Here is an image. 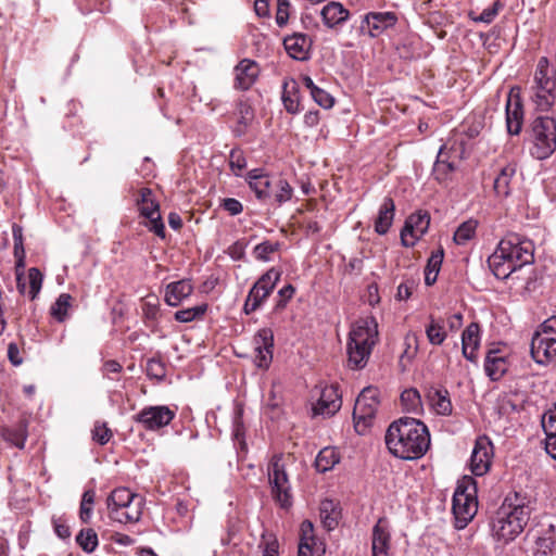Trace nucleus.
Here are the masks:
<instances>
[{
  "instance_id": "nucleus-63",
  "label": "nucleus",
  "mask_w": 556,
  "mask_h": 556,
  "mask_svg": "<svg viewBox=\"0 0 556 556\" xmlns=\"http://www.w3.org/2000/svg\"><path fill=\"white\" fill-rule=\"evenodd\" d=\"M13 254L16 260V267L24 268L25 267V249L23 243L14 244Z\"/></svg>"
},
{
  "instance_id": "nucleus-60",
  "label": "nucleus",
  "mask_w": 556,
  "mask_h": 556,
  "mask_svg": "<svg viewBox=\"0 0 556 556\" xmlns=\"http://www.w3.org/2000/svg\"><path fill=\"white\" fill-rule=\"evenodd\" d=\"M443 260V252L433 253L428 260L426 269L433 271L435 275L439 274Z\"/></svg>"
},
{
  "instance_id": "nucleus-9",
  "label": "nucleus",
  "mask_w": 556,
  "mask_h": 556,
  "mask_svg": "<svg viewBox=\"0 0 556 556\" xmlns=\"http://www.w3.org/2000/svg\"><path fill=\"white\" fill-rule=\"evenodd\" d=\"M280 276L281 271L273 267L258 278L250 289L243 305V311L247 315H250L261 307L275 289Z\"/></svg>"
},
{
  "instance_id": "nucleus-61",
  "label": "nucleus",
  "mask_w": 556,
  "mask_h": 556,
  "mask_svg": "<svg viewBox=\"0 0 556 556\" xmlns=\"http://www.w3.org/2000/svg\"><path fill=\"white\" fill-rule=\"evenodd\" d=\"M228 254L232 260H243L245 255V245L237 241L228 248Z\"/></svg>"
},
{
  "instance_id": "nucleus-51",
  "label": "nucleus",
  "mask_w": 556,
  "mask_h": 556,
  "mask_svg": "<svg viewBox=\"0 0 556 556\" xmlns=\"http://www.w3.org/2000/svg\"><path fill=\"white\" fill-rule=\"evenodd\" d=\"M229 165L236 176H240L241 172L247 167V160L240 151L232 150L230 152Z\"/></svg>"
},
{
  "instance_id": "nucleus-44",
  "label": "nucleus",
  "mask_w": 556,
  "mask_h": 556,
  "mask_svg": "<svg viewBox=\"0 0 556 556\" xmlns=\"http://www.w3.org/2000/svg\"><path fill=\"white\" fill-rule=\"evenodd\" d=\"M94 497H96V493L93 490H87L83 494L81 502H80L79 517L84 523H88L91 518Z\"/></svg>"
},
{
  "instance_id": "nucleus-42",
  "label": "nucleus",
  "mask_w": 556,
  "mask_h": 556,
  "mask_svg": "<svg viewBox=\"0 0 556 556\" xmlns=\"http://www.w3.org/2000/svg\"><path fill=\"white\" fill-rule=\"evenodd\" d=\"M77 544L87 553H91L98 546V535L93 529H83L76 536Z\"/></svg>"
},
{
  "instance_id": "nucleus-53",
  "label": "nucleus",
  "mask_w": 556,
  "mask_h": 556,
  "mask_svg": "<svg viewBox=\"0 0 556 556\" xmlns=\"http://www.w3.org/2000/svg\"><path fill=\"white\" fill-rule=\"evenodd\" d=\"M542 427L545 434L556 433V403L553 408L544 414L542 419Z\"/></svg>"
},
{
  "instance_id": "nucleus-34",
  "label": "nucleus",
  "mask_w": 556,
  "mask_h": 556,
  "mask_svg": "<svg viewBox=\"0 0 556 556\" xmlns=\"http://www.w3.org/2000/svg\"><path fill=\"white\" fill-rule=\"evenodd\" d=\"M282 102L286 111L295 114L300 110L299 87L294 80L283 84Z\"/></svg>"
},
{
  "instance_id": "nucleus-35",
  "label": "nucleus",
  "mask_w": 556,
  "mask_h": 556,
  "mask_svg": "<svg viewBox=\"0 0 556 556\" xmlns=\"http://www.w3.org/2000/svg\"><path fill=\"white\" fill-rule=\"evenodd\" d=\"M340 462V454L334 447H324L315 459V467L319 472L331 470Z\"/></svg>"
},
{
  "instance_id": "nucleus-19",
  "label": "nucleus",
  "mask_w": 556,
  "mask_h": 556,
  "mask_svg": "<svg viewBox=\"0 0 556 556\" xmlns=\"http://www.w3.org/2000/svg\"><path fill=\"white\" fill-rule=\"evenodd\" d=\"M235 88L240 90L250 89L260 75L258 64L250 59L241 60L235 66Z\"/></svg>"
},
{
  "instance_id": "nucleus-15",
  "label": "nucleus",
  "mask_w": 556,
  "mask_h": 556,
  "mask_svg": "<svg viewBox=\"0 0 556 556\" xmlns=\"http://www.w3.org/2000/svg\"><path fill=\"white\" fill-rule=\"evenodd\" d=\"M254 363L258 368L266 369L273 359L274 333L269 328L258 330L254 338Z\"/></svg>"
},
{
  "instance_id": "nucleus-36",
  "label": "nucleus",
  "mask_w": 556,
  "mask_h": 556,
  "mask_svg": "<svg viewBox=\"0 0 556 556\" xmlns=\"http://www.w3.org/2000/svg\"><path fill=\"white\" fill-rule=\"evenodd\" d=\"M1 435L4 441L22 450L27 439V426L25 422H20L11 428H2Z\"/></svg>"
},
{
  "instance_id": "nucleus-39",
  "label": "nucleus",
  "mask_w": 556,
  "mask_h": 556,
  "mask_svg": "<svg viewBox=\"0 0 556 556\" xmlns=\"http://www.w3.org/2000/svg\"><path fill=\"white\" fill-rule=\"evenodd\" d=\"M455 169L454 162L450 161L444 147H441L437 162L433 167V175L437 180H444L446 176Z\"/></svg>"
},
{
  "instance_id": "nucleus-2",
  "label": "nucleus",
  "mask_w": 556,
  "mask_h": 556,
  "mask_svg": "<svg viewBox=\"0 0 556 556\" xmlns=\"http://www.w3.org/2000/svg\"><path fill=\"white\" fill-rule=\"evenodd\" d=\"M535 509L533 498L517 492L507 495L492 519L493 535L504 542L515 540L523 532Z\"/></svg>"
},
{
  "instance_id": "nucleus-48",
  "label": "nucleus",
  "mask_w": 556,
  "mask_h": 556,
  "mask_svg": "<svg viewBox=\"0 0 556 556\" xmlns=\"http://www.w3.org/2000/svg\"><path fill=\"white\" fill-rule=\"evenodd\" d=\"M28 280L30 299L34 300L41 289L42 274L38 268L31 267L28 269Z\"/></svg>"
},
{
  "instance_id": "nucleus-13",
  "label": "nucleus",
  "mask_w": 556,
  "mask_h": 556,
  "mask_svg": "<svg viewBox=\"0 0 556 556\" xmlns=\"http://www.w3.org/2000/svg\"><path fill=\"white\" fill-rule=\"evenodd\" d=\"M430 225V215L425 211H418L409 215L401 231V242L404 247H414L427 232Z\"/></svg>"
},
{
  "instance_id": "nucleus-23",
  "label": "nucleus",
  "mask_w": 556,
  "mask_h": 556,
  "mask_svg": "<svg viewBox=\"0 0 556 556\" xmlns=\"http://www.w3.org/2000/svg\"><path fill=\"white\" fill-rule=\"evenodd\" d=\"M530 352L535 363L546 365L556 359V340L532 337Z\"/></svg>"
},
{
  "instance_id": "nucleus-52",
  "label": "nucleus",
  "mask_w": 556,
  "mask_h": 556,
  "mask_svg": "<svg viewBox=\"0 0 556 556\" xmlns=\"http://www.w3.org/2000/svg\"><path fill=\"white\" fill-rule=\"evenodd\" d=\"M311 96L313 100L324 109H330L334 103V99L331 94L319 87H317Z\"/></svg>"
},
{
  "instance_id": "nucleus-6",
  "label": "nucleus",
  "mask_w": 556,
  "mask_h": 556,
  "mask_svg": "<svg viewBox=\"0 0 556 556\" xmlns=\"http://www.w3.org/2000/svg\"><path fill=\"white\" fill-rule=\"evenodd\" d=\"M267 476L270 485V494L274 501L279 504L281 508L287 509L291 507L293 503L291 485L281 454H276L271 457L267 467Z\"/></svg>"
},
{
  "instance_id": "nucleus-32",
  "label": "nucleus",
  "mask_w": 556,
  "mask_h": 556,
  "mask_svg": "<svg viewBox=\"0 0 556 556\" xmlns=\"http://www.w3.org/2000/svg\"><path fill=\"white\" fill-rule=\"evenodd\" d=\"M425 332L429 343L432 345H441L447 337L444 320L442 318H434L432 315L429 316V323L425 328Z\"/></svg>"
},
{
  "instance_id": "nucleus-58",
  "label": "nucleus",
  "mask_w": 556,
  "mask_h": 556,
  "mask_svg": "<svg viewBox=\"0 0 556 556\" xmlns=\"http://www.w3.org/2000/svg\"><path fill=\"white\" fill-rule=\"evenodd\" d=\"M52 523L54 527V532L60 539L64 540L71 536L70 527L61 518H53Z\"/></svg>"
},
{
  "instance_id": "nucleus-31",
  "label": "nucleus",
  "mask_w": 556,
  "mask_h": 556,
  "mask_svg": "<svg viewBox=\"0 0 556 556\" xmlns=\"http://www.w3.org/2000/svg\"><path fill=\"white\" fill-rule=\"evenodd\" d=\"M320 15L324 24L332 28L348 20L349 11L340 2L331 1L323 8Z\"/></svg>"
},
{
  "instance_id": "nucleus-16",
  "label": "nucleus",
  "mask_w": 556,
  "mask_h": 556,
  "mask_svg": "<svg viewBox=\"0 0 556 556\" xmlns=\"http://www.w3.org/2000/svg\"><path fill=\"white\" fill-rule=\"evenodd\" d=\"M245 179L258 200L268 201L271 199L278 177L270 176L261 168H255L248 173Z\"/></svg>"
},
{
  "instance_id": "nucleus-12",
  "label": "nucleus",
  "mask_w": 556,
  "mask_h": 556,
  "mask_svg": "<svg viewBox=\"0 0 556 556\" xmlns=\"http://www.w3.org/2000/svg\"><path fill=\"white\" fill-rule=\"evenodd\" d=\"M175 418V412L168 406H148L141 409L134 420L146 430H159L167 426Z\"/></svg>"
},
{
  "instance_id": "nucleus-49",
  "label": "nucleus",
  "mask_w": 556,
  "mask_h": 556,
  "mask_svg": "<svg viewBox=\"0 0 556 556\" xmlns=\"http://www.w3.org/2000/svg\"><path fill=\"white\" fill-rule=\"evenodd\" d=\"M295 293V288L292 285H287L278 291V300L274 309L276 312L282 311L287 303L292 299Z\"/></svg>"
},
{
  "instance_id": "nucleus-47",
  "label": "nucleus",
  "mask_w": 556,
  "mask_h": 556,
  "mask_svg": "<svg viewBox=\"0 0 556 556\" xmlns=\"http://www.w3.org/2000/svg\"><path fill=\"white\" fill-rule=\"evenodd\" d=\"M555 340L556 341V316H552L544 320L539 330H536L533 334L535 338H543Z\"/></svg>"
},
{
  "instance_id": "nucleus-3",
  "label": "nucleus",
  "mask_w": 556,
  "mask_h": 556,
  "mask_svg": "<svg viewBox=\"0 0 556 556\" xmlns=\"http://www.w3.org/2000/svg\"><path fill=\"white\" fill-rule=\"evenodd\" d=\"M534 260L533 242L518 233H507L488 258V264L497 279L505 280L514 271Z\"/></svg>"
},
{
  "instance_id": "nucleus-21",
  "label": "nucleus",
  "mask_w": 556,
  "mask_h": 556,
  "mask_svg": "<svg viewBox=\"0 0 556 556\" xmlns=\"http://www.w3.org/2000/svg\"><path fill=\"white\" fill-rule=\"evenodd\" d=\"M396 21L397 17L393 12H370L362 23V30L365 29L366 24L370 37H378L386 29L394 26Z\"/></svg>"
},
{
  "instance_id": "nucleus-27",
  "label": "nucleus",
  "mask_w": 556,
  "mask_h": 556,
  "mask_svg": "<svg viewBox=\"0 0 556 556\" xmlns=\"http://www.w3.org/2000/svg\"><path fill=\"white\" fill-rule=\"evenodd\" d=\"M508 369L507 359L497 350H490L484 362V370L492 381L500 380Z\"/></svg>"
},
{
  "instance_id": "nucleus-22",
  "label": "nucleus",
  "mask_w": 556,
  "mask_h": 556,
  "mask_svg": "<svg viewBox=\"0 0 556 556\" xmlns=\"http://www.w3.org/2000/svg\"><path fill=\"white\" fill-rule=\"evenodd\" d=\"M283 46L292 59L305 61L309 58L312 39L304 34L295 33L285 38Z\"/></svg>"
},
{
  "instance_id": "nucleus-55",
  "label": "nucleus",
  "mask_w": 556,
  "mask_h": 556,
  "mask_svg": "<svg viewBox=\"0 0 556 556\" xmlns=\"http://www.w3.org/2000/svg\"><path fill=\"white\" fill-rule=\"evenodd\" d=\"M220 206L232 216L239 215L243 211L241 202L235 198L224 199Z\"/></svg>"
},
{
  "instance_id": "nucleus-54",
  "label": "nucleus",
  "mask_w": 556,
  "mask_h": 556,
  "mask_svg": "<svg viewBox=\"0 0 556 556\" xmlns=\"http://www.w3.org/2000/svg\"><path fill=\"white\" fill-rule=\"evenodd\" d=\"M289 0H278L277 1V13H276V23L278 26H285L289 20Z\"/></svg>"
},
{
  "instance_id": "nucleus-38",
  "label": "nucleus",
  "mask_w": 556,
  "mask_h": 556,
  "mask_svg": "<svg viewBox=\"0 0 556 556\" xmlns=\"http://www.w3.org/2000/svg\"><path fill=\"white\" fill-rule=\"evenodd\" d=\"M401 402L406 412L418 414L422 410L421 396L415 388L404 390L401 394Z\"/></svg>"
},
{
  "instance_id": "nucleus-50",
  "label": "nucleus",
  "mask_w": 556,
  "mask_h": 556,
  "mask_svg": "<svg viewBox=\"0 0 556 556\" xmlns=\"http://www.w3.org/2000/svg\"><path fill=\"white\" fill-rule=\"evenodd\" d=\"M112 438V431L105 424L96 422L92 430V439L101 445L106 444Z\"/></svg>"
},
{
  "instance_id": "nucleus-41",
  "label": "nucleus",
  "mask_w": 556,
  "mask_h": 556,
  "mask_svg": "<svg viewBox=\"0 0 556 556\" xmlns=\"http://www.w3.org/2000/svg\"><path fill=\"white\" fill-rule=\"evenodd\" d=\"M280 248L279 242L264 241L253 249V256L261 262L271 261V255Z\"/></svg>"
},
{
  "instance_id": "nucleus-59",
  "label": "nucleus",
  "mask_w": 556,
  "mask_h": 556,
  "mask_svg": "<svg viewBox=\"0 0 556 556\" xmlns=\"http://www.w3.org/2000/svg\"><path fill=\"white\" fill-rule=\"evenodd\" d=\"M414 286H415L414 281L402 282L397 287L396 299L400 300V301L407 300L412 295V291L414 289Z\"/></svg>"
},
{
  "instance_id": "nucleus-40",
  "label": "nucleus",
  "mask_w": 556,
  "mask_h": 556,
  "mask_svg": "<svg viewBox=\"0 0 556 556\" xmlns=\"http://www.w3.org/2000/svg\"><path fill=\"white\" fill-rule=\"evenodd\" d=\"M478 223L473 219H468L462 223L454 233V241L459 245L466 244L470 239L473 238Z\"/></svg>"
},
{
  "instance_id": "nucleus-8",
  "label": "nucleus",
  "mask_w": 556,
  "mask_h": 556,
  "mask_svg": "<svg viewBox=\"0 0 556 556\" xmlns=\"http://www.w3.org/2000/svg\"><path fill=\"white\" fill-rule=\"evenodd\" d=\"M532 155L538 160L547 159L556 149V121L548 116L536 117L532 124Z\"/></svg>"
},
{
  "instance_id": "nucleus-20",
  "label": "nucleus",
  "mask_w": 556,
  "mask_h": 556,
  "mask_svg": "<svg viewBox=\"0 0 556 556\" xmlns=\"http://www.w3.org/2000/svg\"><path fill=\"white\" fill-rule=\"evenodd\" d=\"M523 124V108L518 93L511 90L506 102V127L509 135H519Z\"/></svg>"
},
{
  "instance_id": "nucleus-30",
  "label": "nucleus",
  "mask_w": 556,
  "mask_h": 556,
  "mask_svg": "<svg viewBox=\"0 0 556 556\" xmlns=\"http://www.w3.org/2000/svg\"><path fill=\"white\" fill-rule=\"evenodd\" d=\"M516 164L509 163L504 166L494 179V191L498 197H507L513 190V182L516 176Z\"/></svg>"
},
{
  "instance_id": "nucleus-64",
  "label": "nucleus",
  "mask_w": 556,
  "mask_h": 556,
  "mask_svg": "<svg viewBox=\"0 0 556 556\" xmlns=\"http://www.w3.org/2000/svg\"><path fill=\"white\" fill-rule=\"evenodd\" d=\"M545 451L553 459L556 460V433L546 434Z\"/></svg>"
},
{
  "instance_id": "nucleus-1",
  "label": "nucleus",
  "mask_w": 556,
  "mask_h": 556,
  "mask_svg": "<svg viewBox=\"0 0 556 556\" xmlns=\"http://www.w3.org/2000/svg\"><path fill=\"white\" fill-rule=\"evenodd\" d=\"M386 445L389 452L400 459H419L430 447V433L422 421L402 417L389 426Z\"/></svg>"
},
{
  "instance_id": "nucleus-33",
  "label": "nucleus",
  "mask_w": 556,
  "mask_h": 556,
  "mask_svg": "<svg viewBox=\"0 0 556 556\" xmlns=\"http://www.w3.org/2000/svg\"><path fill=\"white\" fill-rule=\"evenodd\" d=\"M340 516V509L332 500H324L321 502L320 518L327 530H333L338 526Z\"/></svg>"
},
{
  "instance_id": "nucleus-45",
  "label": "nucleus",
  "mask_w": 556,
  "mask_h": 556,
  "mask_svg": "<svg viewBox=\"0 0 556 556\" xmlns=\"http://www.w3.org/2000/svg\"><path fill=\"white\" fill-rule=\"evenodd\" d=\"M206 309V304L198 305L186 309H180L175 313V319L179 323H190L194 320L197 317L204 315Z\"/></svg>"
},
{
  "instance_id": "nucleus-24",
  "label": "nucleus",
  "mask_w": 556,
  "mask_h": 556,
  "mask_svg": "<svg viewBox=\"0 0 556 556\" xmlns=\"http://www.w3.org/2000/svg\"><path fill=\"white\" fill-rule=\"evenodd\" d=\"M480 346V326L477 323L469 324L462 334L463 356L471 363L477 362V351Z\"/></svg>"
},
{
  "instance_id": "nucleus-28",
  "label": "nucleus",
  "mask_w": 556,
  "mask_h": 556,
  "mask_svg": "<svg viewBox=\"0 0 556 556\" xmlns=\"http://www.w3.org/2000/svg\"><path fill=\"white\" fill-rule=\"evenodd\" d=\"M235 115L237 117V124L233 128L236 136H243L254 119V110L252 104L245 100L240 99L237 102Z\"/></svg>"
},
{
  "instance_id": "nucleus-11",
  "label": "nucleus",
  "mask_w": 556,
  "mask_h": 556,
  "mask_svg": "<svg viewBox=\"0 0 556 556\" xmlns=\"http://www.w3.org/2000/svg\"><path fill=\"white\" fill-rule=\"evenodd\" d=\"M137 205L140 215L149 220V224L146 225L149 230L154 232L157 237L164 238L165 226L160 213V205L153 198L151 189H140L139 198L137 199Z\"/></svg>"
},
{
  "instance_id": "nucleus-46",
  "label": "nucleus",
  "mask_w": 556,
  "mask_h": 556,
  "mask_svg": "<svg viewBox=\"0 0 556 556\" xmlns=\"http://www.w3.org/2000/svg\"><path fill=\"white\" fill-rule=\"evenodd\" d=\"M146 371L149 378L157 381L163 380L166 376L165 364L156 357L148 359Z\"/></svg>"
},
{
  "instance_id": "nucleus-25",
  "label": "nucleus",
  "mask_w": 556,
  "mask_h": 556,
  "mask_svg": "<svg viewBox=\"0 0 556 556\" xmlns=\"http://www.w3.org/2000/svg\"><path fill=\"white\" fill-rule=\"evenodd\" d=\"M193 286L189 279H181L166 286L165 302L173 307L178 306L185 299L191 295Z\"/></svg>"
},
{
  "instance_id": "nucleus-43",
  "label": "nucleus",
  "mask_w": 556,
  "mask_h": 556,
  "mask_svg": "<svg viewBox=\"0 0 556 556\" xmlns=\"http://www.w3.org/2000/svg\"><path fill=\"white\" fill-rule=\"evenodd\" d=\"M292 194L293 189L290 186V184L287 180L278 177L273 189L271 199H274L277 203L281 204L291 200Z\"/></svg>"
},
{
  "instance_id": "nucleus-26",
  "label": "nucleus",
  "mask_w": 556,
  "mask_h": 556,
  "mask_svg": "<svg viewBox=\"0 0 556 556\" xmlns=\"http://www.w3.org/2000/svg\"><path fill=\"white\" fill-rule=\"evenodd\" d=\"M426 399L438 415L448 416L452 414L453 405L446 389L430 388L426 393Z\"/></svg>"
},
{
  "instance_id": "nucleus-17",
  "label": "nucleus",
  "mask_w": 556,
  "mask_h": 556,
  "mask_svg": "<svg viewBox=\"0 0 556 556\" xmlns=\"http://www.w3.org/2000/svg\"><path fill=\"white\" fill-rule=\"evenodd\" d=\"M391 532L386 518H379L371 532L372 556H390Z\"/></svg>"
},
{
  "instance_id": "nucleus-4",
  "label": "nucleus",
  "mask_w": 556,
  "mask_h": 556,
  "mask_svg": "<svg viewBox=\"0 0 556 556\" xmlns=\"http://www.w3.org/2000/svg\"><path fill=\"white\" fill-rule=\"evenodd\" d=\"M377 337L378 325L374 318L361 319L353 325L346 346L352 369H361L367 364Z\"/></svg>"
},
{
  "instance_id": "nucleus-29",
  "label": "nucleus",
  "mask_w": 556,
  "mask_h": 556,
  "mask_svg": "<svg viewBox=\"0 0 556 556\" xmlns=\"http://www.w3.org/2000/svg\"><path fill=\"white\" fill-rule=\"evenodd\" d=\"M395 213L394 201L387 197L383 199L375 220V231L379 235H386L392 226Z\"/></svg>"
},
{
  "instance_id": "nucleus-7",
  "label": "nucleus",
  "mask_w": 556,
  "mask_h": 556,
  "mask_svg": "<svg viewBox=\"0 0 556 556\" xmlns=\"http://www.w3.org/2000/svg\"><path fill=\"white\" fill-rule=\"evenodd\" d=\"M453 514L455 527L464 529L478 511L476 484L472 479L459 484L453 495Z\"/></svg>"
},
{
  "instance_id": "nucleus-18",
  "label": "nucleus",
  "mask_w": 556,
  "mask_h": 556,
  "mask_svg": "<svg viewBox=\"0 0 556 556\" xmlns=\"http://www.w3.org/2000/svg\"><path fill=\"white\" fill-rule=\"evenodd\" d=\"M341 405L342 400L338 387L328 386L321 389L319 399L314 405L313 410L315 415L330 417L340 409Z\"/></svg>"
},
{
  "instance_id": "nucleus-56",
  "label": "nucleus",
  "mask_w": 556,
  "mask_h": 556,
  "mask_svg": "<svg viewBox=\"0 0 556 556\" xmlns=\"http://www.w3.org/2000/svg\"><path fill=\"white\" fill-rule=\"evenodd\" d=\"M544 534V536L539 538L536 541L539 549L544 554H547L548 552L552 553L556 543V539L552 534H546V532Z\"/></svg>"
},
{
  "instance_id": "nucleus-37",
  "label": "nucleus",
  "mask_w": 556,
  "mask_h": 556,
  "mask_svg": "<svg viewBox=\"0 0 556 556\" xmlns=\"http://www.w3.org/2000/svg\"><path fill=\"white\" fill-rule=\"evenodd\" d=\"M73 296L68 293H61L50 307L51 316L59 323H63L68 317V311L73 305Z\"/></svg>"
},
{
  "instance_id": "nucleus-5",
  "label": "nucleus",
  "mask_w": 556,
  "mask_h": 556,
  "mask_svg": "<svg viewBox=\"0 0 556 556\" xmlns=\"http://www.w3.org/2000/svg\"><path fill=\"white\" fill-rule=\"evenodd\" d=\"M143 503L141 495L127 488H116L106 500L109 516L121 523L138 522L142 515Z\"/></svg>"
},
{
  "instance_id": "nucleus-62",
  "label": "nucleus",
  "mask_w": 556,
  "mask_h": 556,
  "mask_svg": "<svg viewBox=\"0 0 556 556\" xmlns=\"http://www.w3.org/2000/svg\"><path fill=\"white\" fill-rule=\"evenodd\" d=\"M254 11L260 17H268L269 16V3L268 0H255L254 1Z\"/></svg>"
},
{
  "instance_id": "nucleus-10",
  "label": "nucleus",
  "mask_w": 556,
  "mask_h": 556,
  "mask_svg": "<svg viewBox=\"0 0 556 556\" xmlns=\"http://www.w3.org/2000/svg\"><path fill=\"white\" fill-rule=\"evenodd\" d=\"M378 406V390L372 387L363 389L355 401L353 409V418L357 432L363 433L365 429L370 426L376 416Z\"/></svg>"
},
{
  "instance_id": "nucleus-14",
  "label": "nucleus",
  "mask_w": 556,
  "mask_h": 556,
  "mask_svg": "<svg viewBox=\"0 0 556 556\" xmlns=\"http://www.w3.org/2000/svg\"><path fill=\"white\" fill-rule=\"evenodd\" d=\"M493 445L488 437H479L470 457V470L475 476L485 475L492 464Z\"/></svg>"
},
{
  "instance_id": "nucleus-57",
  "label": "nucleus",
  "mask_w": 556,
  "mask_h": 556,
  "mask_svg": "<svg viewBox=\"0 0 556 556\" xmlns=\"http://www.w3.org/2000/svg\"><path fill=\"white\" fill-rule=\"evenodd\" d=\"M300 542H315L313 523L308 520L301 523Z\"/></svg>"
}]
</instances>
